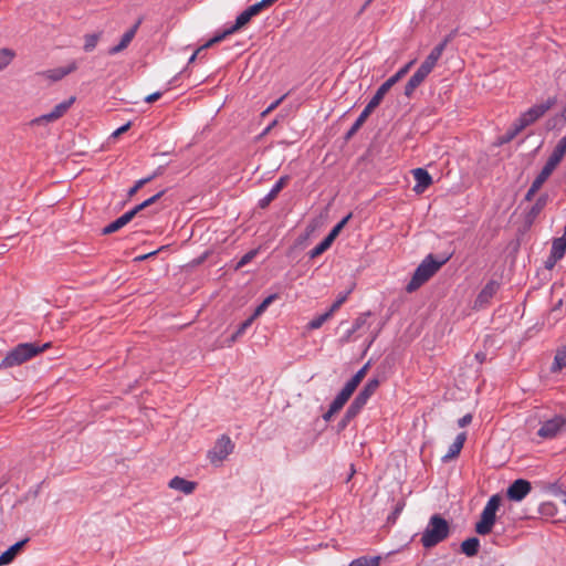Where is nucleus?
Listing matches in <instances>:
<instances>
[{"instance_id": "3c124183", "label": "nucleus", "mask_w": 566, "mask_h": 566, "mask_svg": "<svg viewBox=\"0 0 566 566\" xmlns=\"http://www.w3.org/2000/svg\"><path fill=\"white\" fill-rule=\"evenodd\" d=\"M129 127H130V123L128 122V123H126L125 125H123V126H120L119 128H117V129L112 134V136L116 138V137L120 136L122 134L126 133V132L129 129Z\"/></svg>"}, {"instance_id": "49530a36", "label": "nucleus", "mask_w": 566, "mask_h": 566, "mask_svg": "<svg viewBox=\"0 0 566 566\" xmlns=\"http://www.w3.org/2000/svg\"><path fill=\"white\" fill-rule=\"evenodd\" d=\"M434 66L424 60L417 71L422 76L427 77L432 72Z\"/></svg>"}, {"instance_id": "a211bd4d", "label": "nucleus", "mask_w": 566, "mask_h": 566, "mask_svg": "<svg viewBox=\"0 0 566 566\" xmlns=\"http://www.w3.org/2000/svg\"><path fill=\"white\" fill-rule=\"evenodd\" d=\"M497 289L499 284L496 282H489L479 293L475 300V305L479 307L486 305L489 301L495 295Z\"/></svg>"}, {"instance_id": "09e8293b", "label": "nucleus", "mask_w": 566, "mask_h": 566, "mask_svg": "<svg viewBox=\"0 0 566 566\" xmlns=\"http://www.w3.org/2000/svg\"><path fill=\"white\" fill-rule=\"evenodd\" d=\"M368 399L369 398H367L365 395L359 392L353 400V403H355L359 409H363L365 407V405L367 403Z\"/></svg>"}, {"instance_id": "7c9ffc66", "label": "nucleus", "mask_w": 566, "mask_h": 566, "mask_svg": "<svg viewBox=\"0 0 566 566\" xmlns=\"http://www.w3.org/2000/svg\"><path fill=\"white\" fill-rule=\"evenodd\" d=\"M15 57V52L11 49H0V71L6 69Z\"/></svg>"}, {"instance_id": "603ef678", "label": "nucleus", "mask_w": 566, "mask_h": 566, "mask_svg": "<svg viewBox=\"0 0 566 566\" xmlns=\"http://www.w3.org/2000/svg\"><path fill=\"white\" fill-rule=\"evenodd\" d=\"M471 421H472V416L468 413L458 420V424H459V427L463 428V427L470 424Z\"/></svg>"}, {"instance_id": "338daca9", "label": "nucleus", "mask_w": 566, "mask_h": 566, "mask_svg": "<svg viewBox=\"0 0 566 566\" xmlns=\"http://www.w3.org/2000/svg\"><path fill=\"white\" fill-rule=\"evenodd\" d=\"M562 117L566 120V104H565V107L563 108L562 111Z\"/></svg>"}, {"instance_id": "dca6fc26", "label": "nucleus", "mask_w": 566, "mask_h": 566, "mask_svg": "<svg viewBox=\"0 0 566 566\" xmlns=\"http://www.w3.org/2000/svg\"><path fill=\"white\" fill-rule=\"evenodd\" d=\"M566 154V135L558 142L553 153L548 157L546 165L555 169L563 160Z\"/></svg>"}, {"instance_id": "473e14b6", "label": "nucleus", "mask_w": 566, "mask_h": 566, "mask_svg": "<svg viewBox=\"0 0 566 566\" xmlns=\"http://www.w3.org/2000/svg\"><path fill=\"white\" fill-rule=\"evenodd\" d=\"M99 39H101V33L86 34L84 36V46H83L84 51L92 52L96 48Z\"/></svg>"}, {"instance_id": "39448f33", "label": "nucleus", "mask_w": 566, "mask_h": 566, "mask_svg": "<svg viewBox=\"0 0 566 566\" xmlns=\"http://www.w3.org/2000/svg\"><path fill=\"white\" fill-rule=\"evenodd\" d=\"M501 505V496L499 494L492 495L486 502L482 513L480 521L475 524V532L479 535H486L491 533L495 521H496V512Z\"/></svg>"}, {"instance_id": "b1692460", "label": "nucleus", "mask_w": 566, "mask_h": 566, "mask_svg": "<svg viewBox=\"0 0 566 566\" xmlns=\"http://www.w3.org/2000/svg\"><path fill=\"white\" fill-rule=\"evenodd\" d=\"M389 90L390 87L386 84V82H384L377 90L376 94L371 97L369 103L366 105V107L374 112V109L381 103Z\"/></svg>"}, {"instance_id": "f03ea898", "label": "nucleus", "mask_w": 566, "mask_h": 566, "mask_svg": "<svg viewBox=\"0 0 566 566\" xmlns=\"http://www.w3.org/2000/svg\"><path fill=\"white\" fill-rule=\"evenodd\" d=\"M448 258L437 261L432 254H429L416 269L411 280L406 286L408 293L417 291L421 285L428 282L447 263Z\"/></svg>"}, {"instance_id": "774afa93", "label": "nucleus", "mask_w": 566, "mask_h": 566, "mask_svg": "<svg viewBox=\"0 0 566 566\" xmlns=\"http://www.w3.org/2000/svg\"><path fill=\"white\" fill-rule=\"evenodd\" d=\"M562 240L566 241V224H565V229H564V233L563 235L560 237Z\"/></svg>"}, {"instance_id": "8fccbe9b", "label": "nucleus", "mask_w": 566, "mask_h": 566, "mask_svg": "<svg viewBox=\"0 0 566 566\" xmlns=\"http://www.w3.org/2000/svg\"><path fill=\"white\" fill-rule=\"evenodd\" d=\"M345 401L336 396L329 406L332 407V411H339L345 406Z\"/></svg>"}, {"instance_id": "0e129e2a", "label": "nucleus", "mask_w": 566, "mask_h": 566, "mask_svg": "<svg viewBox=\"0 0 566 566\" xmlns=\"http://www.w3.org/2000/svg\"><path fill=\"white\" fill-rule=\"evenodd\" d=\"M349 422H350V421H347V419L344 417V418H343V420H342V422H340V424H342V427L344 428V427H346V426H347V423H349Z\"/></svg>"}, {"instance_id": "4468645a", "label": "nucleus", "mask_w": 566, "mask_h": 566, "mask_svg": "<svg viewBox=\"0 0 566 566\" xmlns=\"http://www.w3.org/2000/svg\"><path fill=\"white\" fill-rule=\"evenodd\" d=\"M28 542H29V538H24L20 542H17L14 545H12L6 552H3L0 555V566H6V565L11 564Z\"/></svg>"}, {"instance_id": "5fc2aeb1", "label": "nucleus", "mask_w": 566, "mask_h": 566, "mask_svg": "<svg viewBox=\"0 0 566 566\" xmlns=\"http://www.w3.org/2000/svg\"><path fill=\"white\" fill-rule=\"evenodd\" d=\"M161 97V93L160 92H155L153 94H149L148 96L145 97V102L147 103H154L156 102L157 99H159Z\"/></svg>"}, {"instance_id": "f3484780", "label": "nucleus", "mask_w": 566, "mask_h": 566, "mask_svg": "<svg viewBox=\"0 0 566 566\" xmlns=\"http://www.w3.org/2000/svg\"><path fill=\"white\" fill-rule=\"evenodd\" d=\"M289 176L280 177V179L275 182L270 192L260 200V207L265 208L272 200H274L280 193V191L289 184Z\"/></svg>"}, {"instance_id": "ea45409f", "label": "nucleus", "mask_w": 566, "mask_h": 566, "mask_svg": "<svg viewBox=\"0 0 566 566\" xmlns=\"http://www.w3.org/2000/svg\"><path fill=\"white\" fill-rule=\"evenodd\" d=\"M368 367L369 363L364 365L348 381L357 388L361 380L365 378Z\"/></svg>"}, {"instance_id": "c85d7f7f", "label": "nucleus", "mask_w": 566, "mask_h": 566, "mask_svg": "<svg viewBox=\"0 0 566 566\" xmlns=\"http://www.w3.org/2000/svg\"><path fill=\"white\" fill-rule=\"evenodd\" d=\"M415 61L408 62L405 66H402L398 72H396L392 76H390L386 84L391 88L397 82H399L411 69Z\"/></svg>"}, {"instance_id": "680f3d73", "label": "nucleus", "mask_w": 566, "mask_h": 566, "mask_svg": "<svg viewBox=\"0 0 566 566\" xmlns=\"http://www.w3.org/2000/svg\"><path fill=\"white\" fill-rule=\"evenodd\" d=\"M344 416L347 419V421H352L356 417V416L352 415L350 412H348L347 410Z\"/></svg>"}, {"instance_id": "0eeeda50", "label": "nucleus", "mask_w": 566, "mask_h": 566, "mask_svg": "<svg viewBox=\"0 0 566 566\" xmlns=\"http://www.w3.org/2000/svg\"><path fill=\"white\" fill-rule=\"evenodd\" d=\"M251 19L252 18H250L248 12L244 10L237 17L235 22L232 27H230V28L226 29L223 32L214 35L212 39H210L207 43L203 44V48H210L213 44L221 42L227 36L235 33L237 31H239L240 29L245 27L251 21Z\"/></svg>"}, {"instance_id": "ddd939ff", "label": "nucleus", "mask_w": 566, "mask_h": 566, "mask_svg": "<svg viewBox=\"0 0 566 566\" xmlns=\"http://www.w3.org/2000/svg\"><path fill=\"white\" fill-rule=\"evenodd\" d=\"M412 175L416 180V186L413 190L418 193L423 192L432 184L431 176L423 168L413 169Z\"/></svg>"}, {"instance_id": "a18cd8bd", "label": "nucleus", "mask_w": 566, "mask_h": 566, "mask_svg": "<svg viewBox=\"0 0 566 566\" xmlns=\"http://www.w3.org/2000/svg\"><path fill=\"white\" fill-rule=\"evenodd\" d=\"M346 300L347 293L344 295H339L338 298L333 303L328 312H331V314L334 315V313L339 310V307L346 302Z\"/></svg>"}, {"instance_id": "a19ab883", "label": "nucleus", "mask_w": 566, "mask_h": 566, "mask_svg": "<svg viewBox=\"0 0 566 566\" xmlns=\"http://www.w3.org/2000/svg\"><path fill=\"white\" fill-rule=\"evenodd\" d=\"M350 218V214L346 216L342 221H339L332 230L331 232L327 234V239H329V241L333 243L334 240L336 239V237L338 235V233L340 232V230L343 229V227L347 223V221L349 220Z\"/></svg>"}, {"instance_id": "864d4df0", "label": "nucleus", "mask_w": 566, "mask_h": 566, "mask_svg": "<svg viewBox=\"0 0 566 566\" xmlns=\"http://www.w3.org/2000/svg\"><path fill=\"white\" fill-rule=\"evenodd\" d=\"M538 190H539V188H537L534 185H532L530 187V189L527 190V192H526L525 199L526 200H532L534 198V196L537 193Z\"/></svg>"}, {"instance_id": "5701e85b", "label": "nucleus", "mask_w": 566, "mask_h": 566, "mask_svg": "<svg viewBox=\"0 0 566 566\" xmlns=\"http://www.w3.org/2000/svg\"><path fill=\"white\" fill-rule=\"evenodd\" d=\"M426 77L416 71L405 85V95L411 97L416 88L420 86Z\"/></svg>"}, {"instance_id": "cd10ccee", "label": "nucleus", "mask_w": 566, "mask_h": 566, "mask_svg": "<svg viewBox=\"0 0 566 566\" xmlns=\"http://www.w3.org/2000/svg\"><path fill=\"white\" fill-rule=\"evenodd\" d=\"M381 558L379 556H361L354 559L348 566H379Z\"/></svg>"}, {"instance_id": "6e6552de", "label": "nucleus", "mask_w": 566, "mask_h": 566, "mask_svg": "<svg viewBox=\"0 0 566 566\" xmlns=\"http://www.w3.org/2000/svg\"><path fill=\"white\" fill-rule=\"evenodd\" d=\"M75 97L71 96L69 99L57 104L52 112L44 114L40 117L34 118L31 124L32 125H41L43 123H51L55 122L62 116L66 114V112L70 109V107L74 104Z\"/></svg>"}, {"instance_id": "423d86ee", "label": "nucleus", "mask_w": 566, "mask_h": 566, "mask_svg": "<svg viewBox=\"0 0 566 566\" xmlns=\"http://www.w3.org/2000/svg\"><path fill=\"white\" fill-rule=\"evenodd\" d=\"M554 104L555 99L551 98L544 104L534 105L525 113H523L514 123L521 130H523L538 118H541Z\"/></svg>"}, {"instance_id": "c9c22d12", "label": "nucleus", "mask_w": 566, "mask_h": 566, "mask_svg": "<svg viewBox=\"0 0 566 566\" xmlns=\"http://www.w3.org/2000/svg\"><path fill=\"white\" fill-rule=\"evenodd\" d=\"M380 382L377 378L369 379L364 388L360 390V394L365 395L367 398H370L376 390L378 389Z\"/></svg>"}, {"instance_id": "e433bc0d", "label": "nucleus", "mask_w": 566, "mask_h": 566, "mask_svg": "<svg viewBox=\"0 0 566 566\" xmlns=\"http://www.w3.org/2000/svg\"><path fill=\"white\" fill-rule=\"evenodd\" d=\"M332 245V242L329 239L325 238L319 244H317L314 249L310 251V256L312 259L317 258L318 255L323 254L326 250L329 249Z\"/></svg>"}, {"instance_id": "393cba45", "label": "nucleus", "mask_w": 566, "mask_h": 566, "mask_svg": "<svg viewBox=\"0 0 566 566\" xmlns=\"http://www.w3.org/2000/svg\"><path fill=\"white\" fill-rule=\"evenodd\" d=\"M447 43H448V39H446L443 42H441L440 44L434 46L431 50L430 54L426 57V61L429 62L430 64H432L433 66H436L437 62L441 57V55L447 46Z\"/></svg>"}, {"instance_id": "4c0bfd02", "label": "nucleus", "mask_w": 566, "mask_h": 566, "mask_svg": "<svg viewBox=\"0 0 566 566\" xmlns=\"http://www.w3.org/2000/svg\"><path fill=\"white\" fill-rule=\"evenodd\" d=\"M155 178V175L148 176L146 178L139 179L135 182V185L128 190V198L134 197L139 189H142L146 184L150 182Z\"/></svg>"}, {"instance_id": "c03bdc74", "label": "nucleus", "mask_w": 566, "mask_h": 566, "mask_svg": "<svg viewBox=\"0 0 566 566\" xmlns=\"http://www.w3.org/2000/svg\"><path fill=\"white\" fill-rule=\"evenodd\" d=\"M256 253H258L256 250H252V251H249L248 253H245L238 262L237 268L240 269V268H243L244 265H247L250 261L253 260V258L256 255Z\"/></svg>"}, {"instance_id": "37998d69", "label": "nucleus", "mask_w": 566, "mask_h": 566, "mask_svg": "<svg viewBox=\"0 0 566 566\" xmlns=\"http://www.w3.org/2000/svg\"><path fill=\"white\" fill-rule=\"evenodd\" d=\"M355 390H356V387L354 385H352L349 381H347L346 385L344 386V388L337 395V397L340 398L343 401L347 402Z\"/></svg>"}, {"instance_id": "c756f323", "label": "nucleus", "mask_w": 566, "mask_h": 566, "mask_svg": "<svg viewBox=\"0 0 566 566\" xmlns=\"http://www.w3.org/2000/svg\"><path fill=\"white\" fill-rule=\"evenodd\" d=\"M370 316V313H363L360 314L354 322L353 327L347 332L346 334V340H349L352 335L356 332H358L361 327H364L367 323V318Z\"/></svg>"}, {"instance_id": "9d476101", "label": "nucleus", "mask_w": 566, "mask_h": 566, "mask_svg": "<svg viewBox=\"0 0 566 566\" xmlns=\"http://www.w3.org/2000/svg\"><path fill=\"white\" fill-rule=\"evenodd\" d=\"M233 447L231 439L227 436H222L218 439L213 449L209 453L211 461H222L232 452Z\"/></svg>"}, {"instance_id": "79ce46f5", "label": "nucleus", "mask_w": 566, "mask_h": 566, "mask_svg": "<svg viewBox=\"0 0 566 566\" xmlns=\"http://www.w3.org/2000/svg\"><path fill=\"white\" fill-rule=\"evenodd\" d=\"M521 132L522 130L518 128V126L515 123H513L511 128L507 129L505 135L502 136L501 143L504 144L513 140Z\"/></svg>"}, {"instance_id": "052dcab7", "label": "nucleus", "mask_w": 566, "mask_h": 566, "mask_svg": "<svg viewBox=\"0 0 566 566\" xmlns=\"http://www.w3.org/2000/svg\"><path fill=\"white\" fill-rule=\"evenodd\" d=\"M475 358H476V360H478L480 364H482V363H484V360H485V354H484V353H476V354H475Z\"/></svg>"}, {"instance_id": "1a4fd4ad", "label": "nucleus", "mask_w": 566, "mask_h": 566, "mask_svg": "<svg viewBox=\"0 0 566 566\" xmlns=\"http://www.w3.org/2000/svg\"><path fill=\"white\" fill-rule=\"evenodd\" d=\"M565 423L562 416H555L542 423L537 434L543 439H553L563 430Z\"/></svg>"}, {"instance_id": "a878e982", "label": "nucleus", "mask_w": 566, "mask_h": 566, "mask_svg": "<svg viewBox=\"0 0 566 566\" xmlns=\"http://www.w3.org/2000/svg\"><path fill=\"white\" fill-rule=\"evenodd\" d=\"M276 0H261L245 9L250 18L258 15L262 10L271 7Z\"/></svg>"}, {"instance_id": "e2e57ef3", "label": "nucleus", "mask_w": 566, "mask_h": 566, "mask_svg": "<svg viewBox=\"0 0 566 566\" xmlns=\"http://www.w3.org/2000/svg\"><path fill=\"white\" fill-rule=\"evenodd\" d=\"M560 305H562V301H559V302H558V305L552 310L551 315H554V314L558 311V308H559V306H560Z\"/></svg>"}, {"instance_id": "f257e3e1", "label": "nucleus", "mask_w": 566, "mask_h": 566, "mask_svg": "<svg viewBox=\"0 0 566 566\" xmlns=\"http://www.w3.org/2000/svg\"><path fill=\"white\" fill-rule=\"evenodd\" d=\"M51 347V343L38 345L35 343H22L9 350L0 363V368L7 369L20 366L23 363L32 359L36 355L45 352Z\"/></svg>"}, {"instance_id": "6ab92c4d", "label": "nucleus", "mask_w": 566, "mask_h": 566, "mask_svg": "<svg viewBox=\"0 0 566 566\" xmlns=\"http://www.w3.org/2000/svg\"><path fill=\"white\" fill-rule=\"evenodd\" d=\"M169 488L176 491H180L184 494H191L196 490V482L185 480L179 476H175L169 481Z\"/></svg>"}, {"instance_id": "20e7f679", "label": "nucleus", "mask_w": 566, "mask_h": 566, "mask_svg": "<svg viewBox=\"0 0 566 566\" xmlns=\"http://www.w3.org/2000/svg\"><path fill=\"white\" fill-rule=\"evenodd\" d=\"M165 193V190L159 191L158 193L154 195L153 197L148 198L147 200L143 201L142 203L137 205L132 210L125 212L123 216L117 218L115 221L111 222L108 226H106L103 229V234H111L123 227H125L127 223H129L140 211L145 210L146 208L151 207L155 205Z\"/></svg>"}, {"instance_id": "58836bf2", "label": "nucleus", "mask_w": 566, "mask_h": 566, "mask_svg": "<svg viewBox=\"0 0 566 566\" xmlns=\"http://www.w3.org/2000/svg\"><path fill=\"white\" fill-rule=\"evenodd\" d=\"M254 319L255 318L251 315L248 319L242 322L238 327L237 332L232 335L231 340L234 342L237 338L242 336L245 333V331L252 325Z\"/></svg>"}, {"instance_id": "bf43d9fd", "label": "nucleus", "mask_w": 566, "mask_h": 566, "mask_svg": "<svg viewBox=\"0 0 566 566\" xmlns=\"http://www.w3.org/2000/svg\"><path fill=\"white\" fill-rule=\"evenodd\" d=\"M205 49H206V48H203V45H201V46H200V48H199V49H198V50H197V51H196V52L190 56V59H189V63H192V62L196 60L197 55H198L202 50H205Z\"/></svg>"}, {"instance_id": "7ed1b4c3", "label": "nucleus", "mask_w": 566, "mask_h": 566, "mask_svg": "<svg viewBox=\"0 0 566 566\" xmlns=\"http://www.w3.org/2000/svg\"><path fill=\"white\" fill-rule=\"evenodd\" d=\"M449 536V524L439 514L431 516L429 524L421 536V544L430 548L444 541Z\"/></svg>"}, {"instance_id": "6e6d98bb", "label": "nucleus", "mask_w": 566, "mask_h": 566, "mask_svg": "<svg viewBox=\"0 0 566 566\" xmlns=\"http://www.w3.org/2000/svg\"><path fill=\"white\" fill-rule=\"evenodd\" d=\"M285 95H283L282 97H280L279 99H276L275 102H273L271 105H269L268 107V112H273L281 103L282 101L284 99Z\"/></svg>"}, {"instance_id": "aec40b11", "label": "nucleus", "mask_w": 566, "mask_h": 566, "mask_svg": "<svg viewBox=\"0 0 566 566\" xmlns=\"http://www.w3.org/2000/svg\"><path fill=\"white\" fill-rule=\"evenodd\" d=\"M566 251V241L562 240L560 238H557L553 241L552 250H551V256L549 266L554 265L558 260H560Z\"/></svg>"}, {"instance_id": "bb28decb", "label": "nucleus", "mask_w": 566, "mask_h": 566, "mask_svg": "<svg viewBox=\"0 0 566 566\" xmlns=\"http://www.w3.org/2000/svg\"><path fill=\"white\" fill-rule=\"evenodd\" d=\"M371 113L373 111H370L368 107H365L360 115L358 116V118L353 124V126L350 127V129L348 130L347 137L353 136L363 126V124L366 122V119L369 117Z\"/></svg>"}, {"instance_id": "412c9836", "label": "nucleus", "mask_w": 566, "mask_h": 566, "mask_svg": "<svg viewBox=\"0 0 566 566\" xmlns=\"http://www.w3.org/2000/svg\"><path fill=\"white\" fill-rule=\"evenodd\" d=\"M464 441H465V433H460L455 438L453 443L449 447L447 454L443 455V460L448 461V460L457 458L459 455V453L461 452V449L463 448Z\"/></svg>"}, {"instance_id": "13d9d810", "label": "nucleus", "mask_w": 566, "mask_h": 566, "mask_svg": "<svg viewBox=\"0 0 566 566\" xmlns=\"http://www.w3.org/2000/svg\"><path fill=\"white\" fill-rule=\"evenodd\" d=\"M338 411H332V407L329 406V409L327 410L326 413H324L323 418L325 421H329L332 419V417L337 413Z\"/></svg>"}, {"instance_id": "9b49d317", "label": "nucleus", "mask_w": 566, "mask_h": 566, "mask_svg": "<svg viewBox=\"0 0 566 566\" xmlns=\"http://www.w3.org/2000/svg\"><path fill=\"white\" fill-rule=\"evenodd\" d=\"M532 490L531 483L524 479L515 480L507 489L506 495L511 501H522Z\"/></svg>"}, {"instance_id": "72a5a7b5", "label": "nucleus", "mask_w": 566, "mask_h": 566, "mask_svg": "<svg viewBox=\"0 0 566 566\" xmlns=\"http://www.w3.org/2000/svg\"><path fill=\"white\" fill-rule=\"evenodd\" d=\"M333 315L331 314V312H325L324 314H321L316 317H314L308 324H307V328L313 331V329H318L326 321H328Z\"/></svg>"}, {"instance_id": "f704fd0d", "label": "nucleus", "mask_w": 566, "mask_h": 566, "mask_svg": "<svg viewBox=\"0 0 566 566\" xmlns=\"http://www.w3.org/2000/svg\"><path fill=\"white\" fill-rule=\"evenodd\" d=\"M277 298V295L276 294H271L269 295L268 297H265L262 303L255 308L254 313L252 314V316L254 318L259 317L260 315H262L266 308Z\"/></svg>"}, {"instance_id": "4d7b16f0", "label": "nucleus", "mask_w": 566, "mask_h": 566, "mask_svg": "<svg viewBox=\"0 0 566 566\" xmlns=\"http://www.w3.org/2000/svg\"><path fill=\"white\" fill-rule=\"evenodd\" d=\"M347 411L350 412L354 416H357L361 409H359L355 403H350V406L347 408Z\"/></svg>"}, {"instance_id": "4be33fe9", "label": "nucleus", "mask_w": 566, "mask_h": 566, "mask_svg": "<svg viewBox=\"0 0 566 566\" xmlns=\"http://www.w3.org/2000/svg\"><path fill=\"white\" fill-rule=\"evenodd\" d=\"M480 541L476 537L467 538L461 543V552L469 557L475 556L479 552Z\"/></svg>"}, {"instance_id": "2eb2a0df", "label": "nucleus", "mask_w": 566, "mask_h": 566, "mask_svg": "<svg viewBox=\"0 0 566 566\" xmlns=\"http://www.w3.org/2000/svg\"><path fill=\"white\" fill-rule=\"evenodd\" d=\"M139 24H140V21H138L133 28L127 30L123 34L119 43L117 45L111 48L108 53L111 55H115V54L122 52L123 50H125L129 45V43L133 41V39L135 38V34L137 32V29H138Z\"/></svg>"}, {"instance_id": "de8ad7c7", "label": "nucleus", "mask_w": 566, "mask_h": 566, "mask_svg": "<svg viewBox=\"0 0 566 566\" xmlns=\"http://www.w3.org/2000/svg\"><path fill=\"white\" fill-rule=\"evenodd\" d=\"M368 399L369 398H367L365 395L359 392L353 400V403H355L359 409H363L365 407V405L367 403Z\"/></svg>"}, {"instance_id": "2f4dec72", "label": "nucleus", "mask_w": 566, "mask_h": 566, "mask_svg": "<svg viewBox=\"0 0 566 566\" xmlns=\"http://www.w3.org/2000/svg\"><path fill=\"white\" fill-rule=\"evenodd\" d=\"M554 170L555 169L545 164V166L543 167L538 176L534 179L532 185L541 189L544 182L549 178Z\"/></svg>"}, {"instance_id": "69168bd1", "label": "nucleus", "mask_w": 566, "mask_h": 566, "mask_svg": "<svg viewBox=\"0 0 566 566\" xmlns=\"http://www.w3.org/2000/svg\"><path fill=\"white\" fill-rule=\"evenodd\" d=\"M374 0H367L363 6L361 10H365Z\"/></svg>"}, {"instance_id": "f8f14e48", "label": "nucleus", "mask_w": 566, "mask_h": 566, "mask_svg": "<svg viewBox=\"0 0 566 566\" xmlns=\"http://www.w3.org/2000/svg\"><path fill=\"white\" fill-rule=\"evenodd\" d=\"M76 69H77L76 62H72L66 67H57V69H53V70L43 71V72L39 73V76H41L45 80H50L52 82H56V81L62 80L67 74L74 72Z\"/></svg>"}]
</instances>
